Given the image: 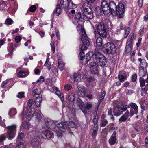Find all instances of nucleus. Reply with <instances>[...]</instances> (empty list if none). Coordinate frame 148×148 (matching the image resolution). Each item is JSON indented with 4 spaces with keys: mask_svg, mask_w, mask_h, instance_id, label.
Wrapping results in <instances>:
<instances>
[{
    "mask_svg": "<svg viewBox=\"0 0 148 148\" xmlns=\"http://www.w3.org/2000/svg\"><path fill=\"white\" fill-rule=\"evenodd\" d=\"M93 53L91 52H88L86 54V62L85 64L87 63L88 61L91 59L92 56L94 60L98 66L101 67L104 66L106 64V60L104 55L99 51H95Z\"/></svg>",
    "mask_w": 148,
    "mask_h": 148,
    "instance_id": "nucleus-1",
    "label": "nucleus"
},
{
    "mask_svg": "<svg viewBox=\"0 0 148 148\" xmlns=\"http://www.w3.org/2000/svg\"><path fill=\"white\" fill-rule=\"evenodd\" d=\"M81 40L83 43L82 45H80L79 47V50L81 51L79 55V58L80 60L85 59L84 58V54L83 51L87 49V47L90 45V43L88 40V38L86 34V32L84 30L82 29L81 32Z\"/></svg>",
    "mask_w": 148,
    "mask_h": 148,
    "instance_id": "nucleus-2",
    "label": "nucleus"
},
{
    "mask_svg": "<svg viewBox=\"0 0 148 148\" xmlns=\"http://www.w3.org/2000/svg\"><path fill=\"white\" fill-rule=\"evenodd\" d=\"M115 9V11L112 12V15L113 16H117L120 18H122L125 11L123 4L121 3L119 4Z\"/></svg>",
    "mask_w": 148,
    "mask_h": 148,
    "instance_id": "nucleus-3",
    "label": "nucleus"
},
{
    "mask_svg": "<svg viewBox=\"0 0 148 148\" xmlns=\"http://www.w3.org/2000/svg\"><path fill=\"white\" fill-rule=\"evenodd\" d=\"M103 47L104 48L103 51L106 53L114 54L116 52V48L115 45L112 43H107Z\"/></svg>",
    "mask_w": 148,
    "mask_h": 148,
    "instance_id": "nucleus-4",
    "label": "nucleus"
},
{
    "mask_svg": "<svg viewBox=\"0 0 148 148\" xmlns=\"http://www.w3.org/2000/svg\"><path fill=\"white\" fill-rule=\"evenodd\" d=\"M56 129H59L64 132L67 131L70 134H73V132L69 130V127L67 122L66 121L62 122L57 124Z\"/></svg>",
    "mask_w": 148,
    "mask_h": 148,
    "instance_id": "nucleus-5",
    "label": "nucleus"
},
{
    "mask_svg": "<svg viewBox=\"0 0 148 148\" xmlns=\"http://www.w3.org/2000/svg\"><path fill=\"white\" fill-rule=\"evenodd\" d=\"M8 130V139L11 140L15 136V134L16 132V125L14 124L10 126L7 127Z\"/></svg>",
    "mask_w": 148,
    "mask_h": 148,
    "instance_id": "nucleus-6",
    "label": "nucleus"
},
{
    "mask_svg": "<svg viewBox=\"0 0 148 148\" xmlns=\"http://www.w3.org/2000/svg\"><path fill=\"white\" fill-rule=\"evenodd\" d=\"M40 132H38L36 134L37 137H34L33 138L31 142V145L33 147H38L40 145L39 139L43 138V136L41 134Z\"/></svg>",
    "mask_w": 148,
    "mask_h": 148,
    "instance_id": "nucleus-7",
    "label": "nucleus"
},
{
    "mask_svg": "<svg viewBox=\"0 0 148 148\" xmlns=\"http://www.w3.org/2000/svg\"><path fill=\"white\" fill-rule=\"evenodd\" d=\"M97 30L100 36L103 38L106 37L107 35L106 28L105 25L103 23H99L97 28Z\"/></svg>",
    "mask_w": 148,
    "mask_h": 148,
    "instance_id": "nucleus-8",
    "label": "nucleus"
},
{
    "mask_svg": "<svg viewBox=\"0 0 148 148\" xmlns=\"http://www.w3.org/2000/svg\"><path fill=\"white\" fill-rule=\"evenodd\" d=\"M127 107L126 105H118L116 107L113 108V113L114 115L118 116L122 114L123 112L126 110Z\"/></svg>",
    "mask_w": 148,
    "mask_h": 148,
    "instance_id": "nucleus-9",
    "label": "nucleus"
},
{
    "mask_svg": "<svg viewBox=\"0 0 148 148\" xmlns=\"http://www.w3.org/2000/svg\"><path fill=\"white\" fill-rule=\"evenodd\" d=\"M60 4L65 10L73 8V3L71 2V0H61Z\"/></svg>",
    "mask_w": 148,
    "mask_h": 148,
    "instance_id": "nucleus-10",
    "label": "nucleus"
},
{
    "mask_svg": "<svg viewBox=\"0 0 148 148\" xmlns=\"http://www.w3.org/2000/svg\"><path fill=\"white\" fill-rule=\"evenodd\" d=\"M101 8L103 13L105 14H109L110 13L109 5L106 1L105 0L102 1L101 3Z\"/></svg>",
    "mask_w": 148,
    "mask_h": 148,
    "instance_id": "nucleus-11",
    "label": "nucleus"
},
{
    "mask_svg": "<svg viewBox=\"0 0 148 148\" xmlns=\"http://www.w3.org/2000/svg\"><path fill=\"white\" fill-rule=\"evenodd\" d=\"M134 37V35L133 34H132L131 36V38L128 40L127 42L126 45L125 47V52L127 53L130 52L132 49L131 45Z\"/></svg>",
    "mask_w": 148,
    "mask_h": 148,
    "instance_id": "nucleus-12",
    "label": "nucleus"
},
{
    "mask_svg": "<svg viewBox=\"0 0 148 148\" xmlns=\"http://www.w3.org/2000/svg\"><path fill=\"white\" fill-rule=\"evenodd\" d=\"M98 66L96 63L94 62L91 63L90 69L92 73L97 74L99 73V70L98 69Z\"/></svg>",
    "mask_w": 148,
    "mask_h": 148,
    "instance_id": "nucleus-13",
    "label": "nucleus"
},
{
    "mask_svg": "<svg viewBox=\"0 0 148 148\" xmlns=\"http://www.w3.org/2000/svg\"><path fill=\"white\" fill-rule=\"evenodd\" d=\"M127 75L125 74V72L124 71H120L119 73L118 78L120 82H123L127 79Z\"/></svg>",
    "mask_w": 148,
    "mask_h": 148,
    "instance_id": "nucleus-14",
    "label": "nucleus"
},
{
    "mask_svg": "<svg viewBox=\"0 0 148 148\" xmlns=\"http://www.w3.org/2000/svg\"><path fill=\"white\" fill-rule=\"evenodd\" d=\"M81 8L83 12L84 13V15L86 14L88 12H91V10L89 8V7L88 6V4L87 3H84L82 5Z\"/></svg>",
    "mask_w": 148,
    "mask_h": 148,
    "instance_id": "nucleus-15",
    "label": "nucleus"
},
{
    "mask_svg": "<svg viewBox=\"0 0 148 148\" xmlns=\"http://www.w3.org/2000/svg\"><path fill=\"white\" fill-rule=\"evenodd\" d=\"M116 132L115 131H114L109 139V143L110 145H113L115 143L116 138Z\"/></svg>",
    "mask_w": 148,
    "mask_h": 148,
    "instance_id": "nucleus-16",
    "label": "nucleus"
},
{
    "mask_svg": "<svg viewBox=\"0 0 148 148\" xmlns=\"http://www.w3.org/2000/svg\"><path fill=\"white\" fill-rule=\"evenodd\" d=\"M85 88L83 86H80L78 88L77 94L79 96L84 97L85 95Z\"/></svg>",
    "mask_w": 148,
    "mask_h": 148,
    "instance_id": "nucleus-17",
    "label": "nucleus"
},
{
    "mask_svg": "<svg viewBox=\"0 0 148 148\" xmlns=\"http://www.w3.org/2000/svg\"><path fill=\"white\" fill-rule=\"evenodd\" d=\"M81 18H82V17L80 12L76 13L74 16L73 22L75 23H78Z\"/></svg>",
    "mask_w": 148,
    "mask_h": 148,
    "instance_id": "nucleus-18",
    "label": "nucleus"
},
{
    "mask_svg": "<svg viewBox=\"0 0 148 148\" xmlns=\"http://www.w3.org/2000/svg\"><path fill=\"white\" fill-rule=\"evenodd\" d=\"M130 115L129 111L128 110L119 119V121L124 122L128 118L129 116Z\"/></svg>",
    "mask_w": 148,
    "mask_h": 148,
    "instance_id": "nucleus-19",
    "label": "nucleus"
},
{
    "mask_svg": "<svg viewBox=\"0 0 148 148\" xmlns=\"http://www.w3.org/2000/svg\"><path fill=\"white\" fill-rule=\"evenodd\" d=\"M17 46L16 45L10 44L8 47V50L9 53L8 55H11L13 53V51L15 50V49L17 47Z\"/></svg>",
    "mask_w": 148,
    "mask_h": 148,
    "instance_id": "nucleus-20",
    "label": "nucleus"
},
{
    "mask_svg": "<svg viewBox=\"0 0 148 148\" xmlns=\"http://www.w3.org/2000/svg\"><path fill=\"white\" fill-rule=\"evenodd\" d=\"M41 134L43 136L45 135V136L48 139L51 138L53 136V133L51 132L49 130H46L45 131V134H43L42 132H40Z\"/></svg>",
    "mask_w": 148,
    "mask_h": 148,
    "instance_id": "nucleus-21",
    "label": "nucleus"
},
{
    "mask_svg": "<svg viewBox=\"0 0 148 148\" xmlns=\"http://www.w3.org/2000/svg\"><path fill=\"white\" fill-rule=\"evenodd\" d=\"M146 73V70L144 69V67H143L142 66L140 67L138 74L140 77H143L145 75Z\"/></svg>",
    "mask_w": 148,
    "mask_h": 148,
    "instance_id": "nucleus-22",
    "label": "nucleus"
},
{
    "mask_svg": "<svg viewBox=\"0 0 148 148\" xmlns=\"http://www.w3.org/2000/svg\"><path fill=\"white\" fill-rule=\"evenodd\" d=\"M109 10H110V13H111V14L112 12L114 11V9H115L117 7L115 3L113 1H111L109 3Z\"/></svg>",
    "mask_w": 148,
    "mask_h": 148,
    "instance_id": "nucleus-23",
    "label": "nucleus"
},
{
    "mask_svg": "<svg viewBox=\"0 0 148 148\" xmlns=\"http://www.w3.org/2000/svg\"><path fill=\"white\" fill-rule=\"evenodd\" d=\"M69 122L70 125L72 128H76L77 125L76 123L75 122L74 118H70L69 119Z\"/></svg>",
    "mask_w": 148,
    "mask_h": 148,
    "instance_id": "nucleus-24",
    "label": "nucleus"
},
{
    "mask_svg": "<svg viewBox=\"0 0 148 148\" xmlns=\"http://www.w3.org/2000/svg\"><path fill=\"white\" fill-rule=\"evenodd\" d=\"M75 93L73 92L69 93L67 95V99L69 101L73 102L75 99Z\"/></svg>",
    "mask_w": 148,
    "mask_h": 148,
    "instance_id": "nucleus-25",
    "label": "nucleus"
},
{
    "mask_svg": "<svg viewBox=\"0 0 148 148\" xmlns=\"http://www.w3.org/2000/svg\"><path fill=\"white\" fill-rule=\"evenodd\" d=\"M34 113H32V112L31 111L29 110L27 114L26 115H25V116H23L22 117V119H25V116H26L27 117V119H28V120H29V119H30L33 116H34Z\"/></svg>",
    "mask_w": 148,
    "mask_h": 148,
    "instance_id": "nucleus-26",
    "label": "nucleus"
},
{
    "mask_svg": "<svg viewBox=\"0 0 148 148\" xmlns=\"http://www.w3.org/2000/svg\"><path fill=\"white\" fill-rule=\"evenodd\" d=\"M42 101V98L41 97H38L35 99L34 102L37 107H38L40 106Z\"/></svg>",
    "mask_w": 148,
    "mask_h": 148,
    "instance_id": "nucleus-27",
    "label": "nucleus"
},
{
    "mask_svg": "<svg viewBox=\"0 0 148 148\" xmlns=\"http://www.w3.org/2000/svg\"><path fill=\"white\" fill-rule=\"evenodd\" d=\"M96 46L98 47H101L103 44V40L101 38L99 37H97L96 40Z\"/></svg>",
    "mask_w": 148,
    "mask_h": 148,
    "instance_id": "nucleus-28",
    "label": "nucleus"
},
{
    "mask_svg": "<svg viewBox=\"0 0 148 148\" xmlns=\"http://www.w3.org/2000/svg\"><path fill=\"white\" fill-rule=\"evenodd\" d=\"M73 76L74 82H78L81 81V78L79 73H75L74 74Z\"/></svg>",
    "mask_w": 148,
    "mask_h": 148,
    "instance_id": "nucleus-29",
    "label": "nucleus"
},
{
    "mask_svg": "<svg viewBox=\"0 0 148 148\" xmlns=\"http://www.w3.org/2000/svg\"><path fill=\"white\" fill-rule=\"evenodd\" d=\"M51 120L48 119L46 118L45 119V124L42 125V128H51L48 125V124L49 122Z\"/></svg>",
    "mask_w": 148,
    "mask_h": 148,
    "instance_id": "nucleus-30",
    "label": "nucleus"
},
{
    "mask_svg": "<svg viewBox=\"0 0 148 148\" xmlns=\"http://www.w3.org/2000/svg\"><path fill=\"white\" fill-rule=\"evenodd\" d=\"M55 11H56V14L57 15H59L61 12V9L59 4H58L57 5Z\"/></svg>",
    "mask_w": 148,
    "mask_h": 148,
    "instance_id": "nucleus-31",
    "label": "nucleus"
},
{
    "mask_svg": "<svg viewBox=\"0 0 148 148\" xmlns=\"http://www.w3.org/2000/svg\"><path fill=\"white\" fill-rule=\"evenodd\" d=\"M30 125V124L29 123L26 122L23 123L22 125L21 126V127L22 129H25L26 130H28Z\"/></svg>",
    "mask_w": 148,
    "mask_h": 148,
    "instance_id": "nucleus-32",
    "label": "nucleus"
},
{
    "mask_svg": "<svg viewBox=\"0 0 148 148\" xmlns=\"http://www.w3.org/2000/svg\"><path fill=\"white\" fill-rule=\"evenodd\" d=\"M26 145L25 143L22 142H19L16 144V148H25Z\"/></svg>",
    "mask_w": 148,
    "mask_h": 148,
    "instance_id": "nucleus-33",
    "label": "nucleus"
},
{
    "mask_svg": "<svg viewBox=\"0 0 148 148\" xmlns=\"http://www.w3.org/2000/svg\"><path fill=\"white\" fill-rule=\"evenodd\" d=\"M108 123V121L107 120L104 119H101L100 125L101 127H104Z\"/></svg>",
    "mask_w": 148,
    "mask_h": 148,
    "instance_id": "nucleus-34",
    "label": "nucleus"
},
{
    "mask_svg": "<svg viewBox=\"0 0 148 148\" xmlns=\"http://www.w3.org/2000/svg\"><path fill=\"white\" fill-rule=\"evenodd\" d=\"M57 124H56L53 122V121L51 120L49 123L48 125L51 128H49L52 129L54 130L56 129V126Z\"/></svg>",
    "mask_w": 148,
    "mask_h": 148,
    "instance_id": "nucleus-35",
    "label": "nucleus"
},
{
    "mask_svg": "<svg viewBox=\"0 0 148 148\" xmlns=\"http://www.w3.org/2000/svg\"><path fill=\"white\" fill-rule=\"evenodd\" d=\"M45 65L47 67L48 70H50L51 69V63L49 62V58H48L46 59L45 63Z\"/></svg>",
    "mask_w": 148,
    "mask_h": 148,
    "instance_id": "nucleus-36",
    "label": "nucleus"
},
{
    "mask_svg": "<svg viewBox=\"0 0 148 148\" xmlns=\"http://www.w3.org/2000/svg\"><path fill=\"white\" fill-rule=\"evenodd\" d=\"M130 106L132 108V109H133L135 111V113H137L138 111V107L137 105L134 103H131L130 104Z\"/></svg>",
    "mask_w": 148,
    "mask_h": 148,
    "instance_id": "nucleus-37",
    "label": "nucleus"
},
{
    "mask_svg": "<svg viewBox=\"0 0 148 148\" xmlns=\"http://www.w3.org/2000/svg\"><path fill=\"white\" fill-rule=\"evenodd\" d=\"M16 113V110L15 108H12L9 112L8 114L10 116H12Z\"/></svg>",
    "mask_w": 148,
    "mask_h": 148,
    "instance_id": "nucleus-38",
    "label": "nucleus"
},
{
    "mask_svg": "<svg viewBox=\"0 0 148 148\" xmlns=\"http://www.w3.org/2000/svg\"><path fill=\"white\" fill-rule=\"evenodd\" d=\"M138 60L140 62V66H142L144 67L146 66V62L145 59H143L141 58H139L138 59Z\"/></svg>",
    "mask_w": 148,
    "mask_h": 148,
    "instance_id": "nucleus-39",
    "label": "nucleus"
},
{
    "mask_svg": "<svg viewBox=\"0 0 148 148\" xmlns=\"http://www.w3.org/2000/svg\"><path fill=\"white\" fill-rule=\"evenodd\" d=\"M58 63L59 65V68L60 70H62L64 69V65L61 60L59 59L58 61Z\"/></svg>",
    "mask_w": 148,
    "mask_h": 148,
    "instance_id": "nucleus-40",
    "label": "nucleus"
},
{
    "mask_svg": "<svg viewBox=\"0 0 148 148\" xmlns=\"http://www.w3.org/2000/svg\"><path fill=\"white\" fill-rule=\"evenodd\" d=\"M34 116L38 120H40L42 118V116L38 112L35 111L34 112Z\"/></svg>",
    "mask_w": 148,
    "mask_h": 148,
    "instance_id": "nucleus-41",
    "label": "nucleus"
},
{
    "mask_svg": "<svg viewBox=\"0 0 148 148\" xmlns=\"http://www.w3.org/2000/svg\"><path fill=\"white\" fill-rule=\"evenodd\" d=\"M84 15L87 18L89 19H91L93 17V13L91 12H88L87 13H86V14H85Z\"/></svg>",
    "mask_w": 148,
    "mask_h": 148,
    "instance_id": "nucleus-42",
    "label": "nucleus"
},
{
    "mask_svg": "<svg viewBox=\"0 0 148 148\" xmlns=\"http://www.w3.org/2000/svg\"><path fill=\"white\" fill-rule=\"evenodd\" d=\"M143 100L142 99L141 101H140V103L141 105V108L143 110H145L146 108V106L145 105L146 103H145V100L143 102Z\"/></svg>",
    "mask_w": 148,
    "mask_h": 148,
    "instance_id": "nucleus-43",
    "label": "nucleus"
},
{
    "mask_svg": "<svg viewBox=\"0 0 148 148\" xmlns=\"http://www.w3.org/2000/svg\"><path fill=\"white\" fill-rule=\"evenodd\" d=\"M41 91L40 88H38L33 91V93L34 95H39L41 93Z\"/></svg>",
    "mask_w": 148,
    "mask_h": 148,
    "instance_id": "nucleus-44",
    "label": "nucleus"
},
{
    "mask_svg": "<svg viewBox=\"0 0 148 148\" xmlns=\"http://www.w3.org/2000/svg\"><path fill=\"white\" fill-rule=\"evenodd\" d=\"M26 73L23 71H20L17 73V75L20 77L25 76L26 75Z\"/></svg>",
    "mask_w": 148,
    "mask_h": 148,
    "instance_id": "nucleus-45",
    "label": "nucleus"
},
{
    "mask_svg": "<svg viewBox=\"0 0 148 148\" xmlns=\"http://www.w3.org/2000/svg\"><path fill=\"white\" fill-rule=\"evenodd\" d=\"M130 28L128 27H127L125 30V33L124 34V38H127L128 36V34L130 33Z\"/></svg>",
    "mask_w": 148,
    "mask_h": 148,
    "instance_id": "nucleus-46",
    "label": "nucleus"
},
{
    "mask_svg": "<svg viewBox=\"0 0 148 148\" xmlns=\"http://www.w3.org/2000/svg\"><path fill=\"white\" fill-rule=\"evenodd\" d=\"M77 103L78 106L80 108L82 107L84 105V103L79 98L77 99Z\"/></svg>",
    "mask_w": 148,
    "mask_h": 148,
    "instance_id": "nucleus-47",
    "label": "nucleus"
},
{
    "mask_svg": "<svg viewBox=\"0 0 148 148\" xmlns=\"http://www.w3.org/2000/svg\"><path fill=\"white\" fill-rule=\"evenodd\" d=\"M140 83L141 87H143L145 85V79L142 77H140Z\"/></svg>",
    "mask_w": 148,
    "mask_h": 148,
    "instance_id": "nucleus-48",
    "label": "nucleus"
},
{
    "mask_svg": "<svg viewBox=\"0 0 148 148\" xmlns=\"http://www.w3.org/2000/svg\"><path fill=\"white\" fill-rule=\"evenodd\" d=\"M72 88V86L70 84H66L64 86V88L66 90L69 91Z\"/></svg>",
    "mask_w": 148,
    "mask_h": 148,
    "instance_id": "nucleus-49",
    "label": "nucleus"
},
{
    "mask_svg": "<svg viewBox=\"0 0 148 148\" xmlns=\"http://www.w3.org/2000/svg\"><path fill=\"white\" fill-rule=\"evenodd\" d=\"M7 5L4 3H0V8L1 10H4L6 9Z\"/></svg>",
    "mask_w": 148,
    "mask_h": 148,
    "instance_id": "nucleus-50",
    "label": "nucleus"
},
{
    "mask_svg": "<svg viewBox=\"0 0 148 148\" xmlns=\"http://www.w3.org/2000/svg\"><path fill=\"white\" fill-rule=\"evenodd\" d=\"M17 97L19 98H21L24 97V92H21L18 93L17 95Z\"/></svg>",
    "mask_w": 148,
    "mask_h": 148,
    "instance_id": "nucleus-51",
    "label": "nucleus"
},
{
    "mask_svg": "<svg viewBox=\"0 0 148 148\" xmlns=\"http://www.w3.org/2000/svg\"><path fill=\"white\" fill-rule=\"evenodd\" d=\"M33 103V100L32 99H29L27 103V108H28V107L30 108L32 106Z\"/></svg>",
    "mask_w": 148,
    "mask_h": 148,
    "instance_id": "nucleus-52",
    "label": "nucleus"
},
{
    "mask_svg": "<svg viewBox=\"0 0 148 148\" xmlns=\"http://www.w3.org/2000/svg\"><path fill=\"white\" fill-rule=\"evenodd\" d=\"M36 9L35 5H32L29 8V11L31 12H34L36 11Z\"/></svg>",
    "mask_w": 148,
    "mask_h": 148,
    "instance_id": "nucleus-53",
    "label": "nucleus"
},
{
    "mask_svg": "<svg viewBox=\"0 0 148 148\" xmlns=\"http://www.w3.org/2000/svg\"><path fill=\"white\" fill-rule=\"evenodd\" d=\"M13 23V21L10 18H8L6 19L5 23L7 25H10Z\"/></svg>",
    "mask_w": 148,
    "mask_h": 148,
    "instance_id": "nucleus-54",
    "label": "nucleus"
},
{
    "mask_svg": "<svg viewBox=\"0 0 148 148\" xmlns=\"http://www.w3.org/2000/svg\"><path fill=\"white\" fill-rule=\"evenodd\" d=\"M50 45L51 47V49L53 53H54L55 52V47H54V44L52 41H51V43H50Z\"/></svg>",
    "mask_w": 148,
    "mask_h": 148,
    "instance_id": "nucleus-55",
    "label": "nucleus"
},
{
    "mask_svg": "<svg viewBox=\"0 0 148 148\" xmlns=\"http://www.w3.org/2000/svg\"><path fill=\"white\" fill-rule=\"evenodd\" d=\"M92 107V105L91 103H87L85 106V108L87 109H89Z\"/></svg>",
    "mask_w": 148,
    "mask_h": 148,
    "instance_id": "nucleus-56",
    "label": "nucleus"
},
{
    "mask_svg": "<svg viewBox=\"0 0 148 148\" xmlns=\"http://www.w3.org/2000/svg\"><path fill=\"white\" fill-rule=\"evenodd\" d=\"M143 0H138V6L140 8H141L143 5Z\"/></svg>",
    "mask_w": 148,
    "mask_h": 148,
    "instance_id": "nucleus-57",
    "label": "nucleus"
},
{
    "mask_svg": "<svg viewBox=\"0 0 148 148\" xmlns=\"http://www.w3.org/2000/svg\"><path fill=\"white\" fill-rule=\"evenodd\" d=\"M6 136L4 134L0 136V142H2L5 140Z\"/></svg>",
    "mask_w": 148,
    "mask_h": 148,
    "instance_id": "nucleus-58",
    "label": "nucleus"
},
{
    "mask_svg": "<svg viewBox=\"0 0 148 148\" xmlns=\"http://www.w3.org/2000/svg\"><path fill=\"white\" fill-rule=\"evenodd\" d=\"M130 115L131 117H132L134 114H136L137 113H135V111L133 109H130Z\"/></svg>",
    "mask_w": 148,
    "mask_h": 148,
    "instance_id": "nucleus-59",
    "label": "nucleus"
},
{
    "mask_svg": "<svg viewBox=\"0 0 148 148\" xmlns=\"http://www.w3.org/2000/svg\"><path fill=\"white\" fill-rule=\"evenodd\" d=\"M98 117L96 116H95L94 118H93L92 120L93 124H97L98 122Z\"/></svg>",
    "mask_w": 148,
    "mask_h": 148,
    "instance_id": "nucleus-60",
    "label": "nucleus"
},
{
    "mask_svg": "<svg viewBox=\"0 0 148 148\" xmlns=\"http://www.w3.org/2000/svg\"><path fill=\"white\" fill-rule=\"evenodd\" d=\"M137 75L136 74H133L132 77V81L133 82H135L137 79Z\"/></svg>",
    "mask_w": 148,
    "mask_h": 148,
    "instance_id": "nucleus-61",
    "label": "nucleus"
},
{
    "mask_svg": "<svg viewBox=\"0 0 148 148\" xmlns=\"http://www.w3.org/2000/svg\"><path fill=\"white\" fill-rule=\"evenodd\" d=\"M141 95L142 96H143L144 94H147V90L144 88H141Z\"/></svg>",
    "mask_w": 148,
    "mask_h": 148,
    "instance_id": "nucleus-62",
    "label": "nucleus"
},
{
    "mask_svg": "<svg viewBox=\"0 0 148 148\" xmlns=\"http://www.w3.org/2000/svg\"><path fill=\"white\" fill-rule=\"evenodd\" d=\"M23 137L24 133H20L18 134L17 138L20 140H22L23 138Z\"/></svg>",
    "mask_w": 148,
    "mask_h": 148,
    "instance_id": "nucleus-63",
    "label": "nucleus"
},
{
    "mask_svg": "<svg viewBox=\"0 0 148 148\" xmlns=\"http://www.w3.org/2000/svg\"><path fill=\"white\" fill-rule=\"evenodd\" d=\"M21 37L19 36H17L15 38L16 42L17 43H18L21 40Z\"/></svg>",
    "mask_w": 148,
    "mask_h": 148,
    "instance_id": "nucleus-64",
    "label": "nucleus"
}]
</instances>
